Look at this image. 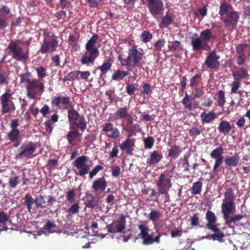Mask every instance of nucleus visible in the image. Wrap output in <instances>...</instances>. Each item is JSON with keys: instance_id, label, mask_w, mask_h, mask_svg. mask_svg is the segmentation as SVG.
Segmentation results:
<instances>
[{"instance_id": "bf43d9fd", "label": "nucleus", "mask_w": 250, "mask_h": 250, "mask_svg": "<svg viewBox=\"0 0 250 250\" xmlns=\"http://www.w3.org/2000/svg\"><path fill=\"white\" fill-rule=\"evenodd\" d=\"M154 140L152 137H148L144 141L145 148L150 149L154 146Z\"/></svg>"}, {"instance_id": "20e7f679", "label": "nucleus", "mask_w": 250, "mask_h": 250, "mask_svg": "<svg viewBox=\"0 0 250 250\" xmlns=\"http://www.w3.org/2000/svg\"><path fill=\"white\" fill-rule=\"evenodd\" d=\"M18 43H21V42L20 41H12L9 43L8 49L9 54L16 61L25 62L29 58L28 49L25 53H23L22 48Z\"/></svg>"}, {"instance_id": "338daca9", "label": "nucleus", "mask_w": 250, "mask_h": 250, "mask_svg": "<svg viewBox=\"0 0 250 250\" xmlns=\"http://www.w3.org/2000/svg\"><path fill=\"white\" fill-rule=\"evenodd\" d=\"M136 90V87L134 84H127L126 86V91L128 95L131 96L134 94L135 91Z\"/></svg>"}, {"instance_id": "603ef678", "label": "nucleus", "mask_w": 250, "mask_h": 250, "mask_svg": "<svg viewBox=\"0 0 250 250\" xmlns=\"http://www.w3.org/2000/svg\"><path fill=\"white\" fill-rule=\"evenodd\" d=\"M37 73V77H38V80H42L46 77V69L44 67L40 66L39 67H36L35 68Z\"/></svg>"}, {"instance_id": "4c0bfd02", "label": "nucleus", "mask_w": 250, "mask_h": 250, "mask_svg": "<svg viewBox=\"0 0 250 250\" xmlns=\"http://www.w3.org/2000/svg\"><path fill=\"white\" fill-rule=\"evenodd\" d=\"M248 76V70L244 67H241L233 74L234 80L240 81L246 78Z\"/></svg>"}, {"instance_id": "b1692460", "label": "nucleus", "mask_w": 250, "mask_h": 250, "mask_svg": "<svg viewBox=\"0 0 250 250\" xmlns=\"http://www.w3.org/2000/svg\"><path fill=\"white\" fill-rule=\"evenodd\" d=\"M206 228L214 232L213 234L210 235L211 239L214 241H218L220 242L222 241L223 238L225 237L224 232L218 228L217 225L206 227Z\"/></svg>"}, {"instance_id": "a878e982", "label": "nucleus", "mask_w": 250, "mask_h": 250, "mask_svg": "<svg viewBox=\"0 0 250 250\" xmlns=\"http://www.w3.org/2000/svg\"><path fill=\"white\" fill-rule=\"evenodd\" d=\"M135 146L134 139L127 137L125 141L119 145L120 148L122 150H126V153L128 154H131L133 151V147Z\"/></svg>"}, {"instance_id": "58836bf2", "label": "nucleus", "mask_w": 250, "mask_h": 250, "mask_svg": "<svg viewBox=\"0 0 250 250\" xmlns=\"http://www.w3.org/2000/svg\"><path fill=\"white\" fill-rule=\"evenodd\" d=\"M128 75L129 73L127 71L120 70H115L111 76V80L120 81Z\"/></svg>"}, {"instance_id": "473e14b6", "label": "nucleus", "mask_w": 250, "mask_h": 250, "mask_svg": "<svg viewBox=\"0 0 250 250\" xmlns=\"http://www.w3.org/2000/svg\"><path fill=\"white\" fill-rule=\"evenodd\" d=\"M217 129L219 130L220 133L226 135L230 131L231 126L229 122L223 121L220 122L219 126H218Z\"/></svg>"}, {"instance_id": "37998d69", "label": "nucleus", "mask_w": 250, "mask_h": 250, "mask_svg": "<svg viewBox=\"0 0 250 250\" xmlns=\"http://www.w3.org/2000/svg\"><path fill=\"white\" fill-rule=\"evenodd\" d=\"M201 80H202V76L201 74L195 75L190 79V84H189V86L191 88L198 87Z\"/></svg>"}, {"instance_id": "8fccbe9b", "label": "nucleus", "mask_w": 250, "mask_h": 250, "mask_svg": "<svg viewBox=\"0 0 250 250\" xmlns=\"http://www.w3.org/2000/svg\"><path fill=\"white\" fill-rule=\"evenodd\" d=\"M98 201L97 199H85L83 202V204L85 207L91 209H94L98 206Z\"/></svg>"}, {"instance_id": "774afa93", "label": "nucleus", "mask_w": 250, "mask_h": 250, "mask_svg": "<svg viewBox=\"0 0 250 250\" xmlns=\"http://www.w3.org/2000/svg\"><path fill=\"white\" fill-rule=\"evenodd\" d=\"M208 5H206L203 7V8H200L196 11V15L197 17L199 16L204 17L207 15V7Z\"/></svg>"}, {"instance_id": "2eb2a0df", "label": "nucleus", "mask_w": 250, "mask_h": 250, "mask_svg": "<svg viewBox=\"0 0 250 250\" xmlns=\"http://www.w3.org/2000/svg\"><path fill=\"white\" fill-rule=\"evenodd\" d=\"M53 106L57 107L63 110L74 108L68 96H58L51 100ZM68 109V110H69Z\"/></svg>"}, {"instance_id": "cd10ccee", "label": "nucleus", "mask_w": 250, "mask_h": 250, "mask_svg": "<svg viewBox=\"0 0 250 250\" xmlns=\"http://www.w3.org/2000/svg\"><path fill=\"white\" fill-rule=\"evenodd\" d=\"M107 187V183L104 177L97 178L94 181L92 185V188L96 191H104Z\"/></svg>"}, {"instance_id": "864d4df0", "label": "nucleus", "mask_w": 250, "mask_h": 250, "mask_svg": "<svg viewBox=\"0 0 250 250\" xmlns=\"http://www.w3.org/2000/svg\"><path fill=\"white\" fill-rule=\"evenodd\" d=\"M217 102L219 106H223L226 103L225 92L222 90H220L218 92Z\"/></svg>"}, {"instance_id": "dca6fc26", "label": "nucleus", "mask_w": 250, "mask_h": 250, "mask_svg": "<svg viewBox=\"0 0 250 250\" xmlns=\"http://www.w3.org/2000/svg\"><path fill=\"white\" fill-rule=\"evenodd\" d=\"M138 229L140 230V233L138 234L137 238H140L143 239V245H149L153 237L149 233L148 226L144 224H140L138 225Z\"/></svg>"}, {"instance_id": "c85d7f7f", "label": "nucleus", "mask_w": 250, "mask_h": 250, "mask_svg": "<svg viewBox=\"0 0 250 250\" xmlns=\"http://www.w3.org/2000/svg\"><path fill=\"white\" fill-rule=\"evenodd\" d=\"M174 16L171 13H167L163 16L162 21L159 23L160 28H167L169 24H171L174 20Z\"/></svg>"}, {"instance_id": "aec40b11", "label": "nucleus", "mask_w": 250, "mask_h": 250, "mask_svg": "<svg viewBox=\"0 0 250 250\" xmlns=\"http://www.w3.org/2000/svg\"><path fill=\"white\" fill-rule=\"evenodd\" d=\"M120 220L119 223L114 226L112 224L108 227V232L109 233H122L126 226L125 216L122 214L120 216Z\"/></svg>"}, {"instance_id": "4d7b16f0", "label": "nucleus", "mask_w": 250, "mask_h": 250, "mask_svg": "<svg viewBox=\"0 0 250 250\" xmlns=\"http://www.w3.org/2000/svg\"><path fill=\"white\" fill-rule=\"evenodd\" d=\"M34 203L35 205H36V207L37 208H45V206H43L42 205V204L45 203V201L43 199V197L42 195H40L39 197H38L36 199H35Z\"/></svg>"}, {"instance_id": "3c124183", "label": "nucleus", "mask_w": 250, "mask_h": 250, "mask_svg": "<svg viewBox=\"0 0 250 250\" xmlns=\"http://www.w3.org/2000/svg\"><path fill=\"white\" fill-rule=\"evenodd\" d=\"M166 41L164 39L161 38L157 40V41L154 43V49L155 51H159L161 50L162 47L165 46Z\"/></svg>"}, {"instance_id": "a18cd8bd", "label": "nucleus", "mask_w": 250, "mask_h": 250, "mask_svg": "<svg viewBox=\"0 0 250 250\" xmlns=\"http://www.w3.org/2000/svg\"><path fill=\"white\" fill-rule=\"evenodd\" d=\"M161 216L160 211L152 210L149 214L148 218L153 223H156Z\"/></svg>"}, {"instance_id": "9b49d317", "label": "nucleus", "mask_w": 250, "mask_h": 250, "mask_svg": "<svg viewBox=\"0 0 250 250\" xmlns=\"http://www.w3.org/2000/svg\"><path fill=\"white\" fill-rule=\"evenodd\" d=\"M88 160V157L85 155L78 157L73 162V166L77 169H80L75 174L80 176H83L86 174L88 173L89 170V166L86 164V162Z\"/></svg>"}, {"instance_id": "6e6d98bb", "label": "nucleus", "mask_w": 250, "mask_h": 250, "mask_svg": "<svg viewBox=\"0 0 250 250\" xmlns=\"http://www.w3.org/2000/svg\"><path fill=\"white\" fill-rule=\"evenodd\" d=\"M80 210V205L79 203H75L72 205L71 207L66 211L69 214H77Z\"/></svg>"}, {"instance_id": "e2e57ef3", "label": "nucleus", "mask_w": 250, "mask_h": 250, "mask_svg": "<svg viewBox=\"0 0 250 250\" xmlns=\"http://www.w3.org/2000/svg\"><path fill=\"white\" fill-rule=\"evenodd\" d=\"M249 46L248 43H240L236 47V52L239 55L244 54V52L246 48Z\"/></svg>"}, {"instance_id": "0e129e2a", "label": "nucleus", "mask_w": 250, "mask_h": 250, "mask_svg": "<svg viewBox=\"0 0 250 250\" xmlns=\"http://www.w3.org/2000/svg\"><path fill=\"white\" fill-rule=\"evenodd\" d=\"M182 167L184 171H189V162H188V156H185L183 158V159L182 161Z\"/></svg>"}, {"instance_id": "4468645a", "label": "nucleus", "mask_w": 250, "mask_h": 250, "mask_svg": "<svg viewBox=\"0 0 250 250\" xmlns=\"http://www.w3.org/2000/svg\"><path fill=\"white\" fill-rule=\"evenodd\" d=\"M235 208H231L226 209H222L223 218L225 221L226 225L230 227V225L232 223H236L240 221L245 215L236 214L232 217L229 216V215L234 211Z\"/></svg>"}, {"instance_id": "6e6552de", "label": "nucleus", "mask_w": 250, "mask_h": 250, "mask_svg": "<svg viewBox=\"0 0 250 250\" xmlns=\"http://www.w3.org/2000/svg\"><path fill=\"white\" fill-rule=\"evenodd\" d=\"M44 88V84L40 80L32 79V82L26 86L27 96L29 99H37L38 94L43 92Z\"/></svg>"}, {"instance_id": "7ed1b4c3", "label": "nucleus", "mask_w": 250, "mask_h": 250, "mask_svg": "<svg viewBox=\"0 0 250 250\" xmlns=\"http://www.w3.org/2000/svg\"><path fill=\"white\" fill-rule=\"evenodd\" d=\"M99 39V36L97 34H94L87 41L85 44L86 51L80 60L81 64L88 66L90 63L93 64L95 60L99 56V51L95 46Z\"/></svg>"}, {"instance_id": "39448f33", "label": "nucleus", "mask_w": 250, "mask_h": 250, "mask_svg": "<svg viewBox=\"0 0 250 250\" xmlns=\"http://www.w3.org/2000/svg\"><path fill=\"white\" fill-rule=\"evenodd\" d=\"M58 44L57 37L52 33H49L47 34V37L44 38L39 52L42 54L52 53L57 50Z\"/></svg>"}, {"instance_id": "680f3d73", "label": "nucleus", "mask_w": 250, "mask_h": 250, "mask_svg": "<svg viewBox=\"0 0 250 250\" xmlns=\"http://www.w3.org/2000/svg\"><path fill=\"white\" fill-rule=\"evenodd\" d=\"M18 183V177H12L9 179V187L11 188H15Z\"/></svg>"}, {"instance_id": "5fc2aeb1", "label": "nucleus", "mask_w": 250, "mask_h": 250, "mask_svg": "<svg viewBox=\"0 0 250 250\" xmlns=\"http://www.w3.org/2000/svg\"><path fill=\"white\" fill-rule=\"evenodd\" d=\"M78 79V73L76 71H72L63 78V81H73Z\"/></svg>"}, {"instance_id": "ea45409f", "label": "nucleus", "mask_w": 250, "mask_h": 250, "mask_svg": "<svg viewBox=\"0 0 250 250\" xmlns=\"http://www.w3.org/2000/svg\"><path fill=\"white\" fill-rule=\"evenodd\" d=\"M9 82V72L0 68V85H6Z\"/></svg>"}, {"instance_id": "e433bc0d", "label": "nucleus", "mask_w": 250, "mask_h": 250, "mask_svg": "<svg viewBox=\"0 0 250 250\" xmlns=\"http://www.w3.org/2000/svg\"><path fill=\"white\" fill-rule=\"evenodd\" d=\"M9 218V215L6 214L4 211H0V232L3 230H7L6 224Z\"/></svg>"}, {"instance_id": "1a4fd4ad", "label": "nucleus", "mask_w": 250, "mask_h": 250, "mask_svg": "<svg viewBox=\"0 0 250 250\" xmlns=\"http://www.w3.org/2000/svg\"><path fill=\"white\" fill-rule=\"evenodd\" d=\"M143 4L147 6L149 13L154 18L160 15L164 9V4L162 0H142Z\"/></svg>"}, {"instance_id": "393cba45", "label": "nucleus", "mask_w": 250, "mask_h": 250, "mask_svg": "<svg viewBox=\"0 0 250 250\" xmlns=\"http://www.w3.org/2000/svg\"><path fill=\"white\" fill-rule=\"evenodd\" d=\"M128 111L129 107L128 106L118 108L113 114L114 120L117 121L129 118L131 116V115L128 113Z\"/></svg>"}, {"instance_id": "7c9ffc66", "label": "nucleus", "mask_w": 250, "mask_h": 250, "mask_svg": "<svg viewBox=\"0 0 250 250\" xmlns=\"http://www.w3.org/2000/svg\"><path fill=\"white\" fill-rule=\"evenodd\" d=\"M168 157L175 159L181 154L182 152V149L178 145H173L170 148L168 149Z\"/></svg>"}, {"instance_id": "5701e85b", "label": "nucleus", "mask_w": 250, "mask_h": 250, "mask_svg": "<svg viewBox=\"0 0 250 250\" xmlns=\"http://www.w3.org/2000/svg\"><path fill=\"white\" fill-rule=\"evenodd\" d=\"M182 104L184 107L189 110H193L199 107V102L195 100L194 99H193L191 96H188L186 92H185V96L183 99Z\"/></svg>"}, {"instance_id": "052dcab7", "label": "nucleus", "mask_w": 250, "mask_h": 250, "mask_svg": "<svg viewBox=\"0 0 250 250\" xmlns=\"http://www.w3.org/2000/svg\"><path fill=\"white\" fill-rule=\"evenodd\" d=\"M75 197V193L74 189H69L66 192V199L68 202H74Z\"/></svg>"}, {"instance_id": "f3484780", "label": "nucleus", "mask_w": 250, "mask_h": 250, "mask_svg": "<svg viewBox=\"0 0 250 250\" xmlns=\"http://www.w3.org/2000/svg\"><path fill=\"white\" fill-rule=\"evenodd\" d=\"M223 148L222 147H216L210 152V156L214 159V164L213 167V171H216L223 162Z\"/></svg>"}, {"instance_id": "72a5a7b5", "label": "nucleus", "mask_w": 250, "mask_h": 250, "mask_svg": "<svg viewBox=\"0 0 250 250\" xmlns=\"http://www.w3.org/2000/svg\"><path fill=\"white\" fill-rule=\"evenodd\" d=\"M240 157L236 153L232 157H227L225 159V165L228 167H236L239 163Z\"/></svg>"}, {"instance_id": "de8ad7c7", "label": "nucleus", "mask_w": 250, "mask_h": 250, "mask_svg": "<svg viewBox=\"0 0 250 250\" xmlns=\"http://www.w3.org/2000/svg\"><path fill=\"white\" fill-rule=\"evenodd\" d=\"M32 77L31 73L27 72L25 73H23L20 76V84H22L23 83H26V84H28L32 82V79H31Z\"/></svg>"}, {"instance_id": "4be33fe9", "label": "nucleus", "mask_w": 250, "mask_h": 250, "mask_svg": "<svg viewBox=\"0 0 250 250\" xmlns=\"http://www.w3.org/2000/svg\"><path fill=\"white\" fill-rule=\"evenodd\" d=\"M208 43V42L202 40V39L197 38L191 41V45L193 51H199L202 50L208 51L211 48Z\"/></svg>"}, {"instance_id": "49530a36", "label": "nucleus", "mask_w": 250, "mask_h": 250, "mask_svg": "<svg viewBox=\"0 0 250 250\" xmlns=\"http://www.w3.org/2000/svg\"><path fill=\"white\" fill-rule=\"evenodd\" d=\"M182 46L179 41H171L168 42V48L169 51L174 52L178 49H181Z\"/></svg>"}, {"instance_id": "6ab92c4d", "label": "nucleus", "mask_w": 250, "mask_h": 250, "mask_svg": "<svg viewBox=\"0 0 250 250\" xmlns=\"http://www.w3.org/2000/svg\"><path fill=\"white\" fill-rule=\"evenodd\" d=\"M102 131L109 138L118 139L120 136V131L118 128L114 127L111 123H106L103 126Z\"/></svg>"}, {"instance_id": "c9c22d12", "label": "nucleus", "mask_w": 250, "mask_h": 250, "mask_svg": "<svg viewBox=\"0 0 250 250\" xmlns=\"http://www.w3.org/2000/svg\"><path fill=\"white\" fill-rule=\"evenodd\" d=\"M206 219L207 220L208 223L206 224V227L211 226L217 225V217L215 215L213 211L208 210L206 213Z\"/></svg>"}, {"instance_id": "2f4dec72", "label": "nucleus", "mask_w": 250, "mask_h": 250, "mask_svg": "<svg viewBox=\"0 0 250 250\" xmlns=\"http://www.w3.org/2000/svg\"><path fill=\"white\" fill-rule=\"evenodd\" d=\"M202 122L203 124L209 123L217 118V115L214 112H210L208 113L203 112L200 114Z\"/></svg>"}, {"instance_id": "c03bdc74", "label": "nucleus", "mask_w": 250, "mask_h": 250, "mask_svg": "<svg viewBox=\"0 0 250 250\" xmlns=\"http://www.w3.org/2000/svg\"><path fill=\"white\" fill-rule=\"evenodd\" d=\"M202 183L199 181L194 183L191 188L192 194L197 195L200 194L202 190Z\"/></svg>"}, {"instance_id": "a211bd4d", "label": "nucleus", "mask_w": 250, "mask_h": 250, "mask_svg": "<svg viewBox=\"0 0 250 250\" xmlns=\"http://www.w3.org/2000/svg\"><path fill=\"white\" fill-rule=\"evenodd\" d=\"M123 129L128 133V138H131L136 135V132H140L141 130L140 125L134 124L133 117L132 116L126 118L125 126H123Z\"/></svg>"}, {"instance_id": "a19ab883", "label": "nucleus", "mask_w": 250, "mask_h": 250, "mask_svg": "<svg viewBox=\"0 0 250 250\" xmlns=\"http://www.w3.org/2000/svg\"><path fill=\"white\" fill-rule=\"evenodd\" d=\"M23 200H24L23 205L26 206L28 211H30L32 209V205L34 204L35 200L29 193L25 194Z\"/></svg>"}, {"instance_id": "13d9d810", "label": "nucleus", "mask_w": 250, "mask_h": 250, "mask_svg": "<svg viewBox=\"0 0 250 250\" xmlns=\"http://www.w3.org/2000/svg\"><path fill=\"white\" fill-rule=\"evenodd\" d=\"M104 168L103 166L101 165H97L91 171V172H89V178L90 179H92L94 176L97 175L98 172H99V171L103 170Z\"/></svg>"}, {"instance_id": "09e8293b", "label": "nucleus", "mask_w": 250, "mask_h": 250, "mask_svg": "<svg viewBox=\"0 0 250 250\" xmlns=\"http://www.w3.org/2000/svg\"><path fill=\"white\" fill-rule=\"evenodd\" d=\"M152 38V35L147 30L144 31L140 36L141 41L144 43L149 42Z\"/></svg>"}, {"instance_id": "412c9836", "label": "nucleus", "mask_w": 250, "mask_h": 250, "mask_svg": "<svg viewBox=\"0 0 250 250\" xmlns=\"http://www.w3.org/2000/svg\"><path fill=\"white\" fill-rule=\"evenodd\" d=\"M219 56H217L215 51H211L206 58L205 64L208 68L210 69L217 68L219 66Z\"/></svg>"}, {"instance_id": "ddd939ff", "label": "nucleus", "mask_w": 250, "mask_h": 250, "mask_svg": "<svg viewBox=\"0 0 250 250\" xmlns=\"http://www.w3.org/2000/svg\"><path fill=\"white\" fill-rule=\"evenodd\" d=\"M225 188L226 190L224 193L225 198L223 199L221 209H224L231 208H235L233 189L231 188H228L227 186H225Z\"/></svg>"}, {"instance_id": "f8f14e48", "label": "nucleus", "mask_w": 250, "mask_h": 250, "mask_svg": "<svg viewBox=\"0 0 250 250\" xmlns=\"http://www.w3.org/2000/svg\"><path fill=\"white\" fill-rule=\"evenodd\" d=\"M155 183H156L157 190L159 192L169 190L172 186L171 178L166 175L165 172L160 174Z\"/></svg>"}, {"instance_id": "9d476101", "label": "nucleus", "mask_w": 250, "mask_h": 250, "mask_svg": "<svg viewBox=\"0 0 250 250\" xmlns=\"http://www.w3.org/2000/svg\"><path fill=\"white\" fill-rule=\"evenodd\" d=\"M143 53L138 51L136 46H133L128 51L127 60L123 61L124 65L136 66L139 63L142 59Z\"/></svg>"}, {"instance_id": "c756f323", "label": "nucleus", "mask_w": 250, "mask_h": 250, "mask_svg": "<svg viewBox=\"0 0 250 250\" xmlns=\"http://www.w3.org/2000/svg\"><path fill=\"white\" fill-rule=\"evenodd\" d=\"M199 38L200 39H202V40L205 42H208L211 41H214L216 38V36L212 33L211 29H206L200 32V37Z\"/></svg>"}, {"instance_id": "f03ea898", "label": "nucleus", "mask_w": 250, "mask_h": 250, "mask_svg": "<svg viewBox=\"0 0 250 250\" xmlns=\"http://www.w3.org/2000/svg\"><path fill=\"white\" fill-rule=\"evenodd\" d=\"M219 14L221 20L224 23L226 28H234L237 24L240 15L237 11L234 10L233 6L226 1L221 2Z\"/></svg>"}, {"instance_id": "423d86ee", "label": "nucleus", "mask_w": 250, "mask_h": 250, "mask_svg": "<svg viewBox=\"0 0 250 250\" xmlns=\"http://www.w3.org/2000/svg\"><path fill=\"white\" fill-rule=\"evenodd\" d=\"M20 149L21 152L15 155V159H31L34 157V153L37 149V145L32 142L26 141L21 146Z\"/></svg>"}, {"instance_id": "69168bd1", "label": "nucleus", "mask_w": 250, "mask_h": 250, "mask_svg": "<svg viewBox=\"0 0 250 250\" xmlns=\"http://www.w3.org/2000/svg\"><path fill=\"white\" fill-rule=\"evenodd\" d=\"M240 81L238 80H234L233 83L231 84V93H236L237 90L239 88L240 86Z\"/></svg>"}, {"instance_id": "f257e3e1", "label": "nucleus", "mask_w": 250, "mask_h": 250, "mask_svg": "<svg viewBox=\"0 0 250 250\" xmlns=\"http://www.w3.org/2000/svg\"><path fill=\"white\" fill-rule=\"evenodd\" d=\"M68 119L69 128L72 130L68 132L66 139L68 143L72 145L75 140L82 135L78 129L83 131L86 128L87 121L85 117L83 114L78 113L73 107L68 110Z\"/></svg>"}, {"instance_id": "0eeeda50", "label": "nucleus", "mask_w": 250, "mask_h": 250, "mask_svg": "<svg viewBox=\"0 0 250 250\" xmlns=\"http://www.w3.org/2000/svg\"><path fill=\"white\" fill-rule=\"evenodd\" d=\"M12 96L9 90L5 91L0 96V112L2 115L10 113L16 109L14 103L12 101Z\"/></svg>"}, {"instance_id": "bb28decb", "label": "nucleus", "mask_w": 250, "mask_h": 250, "mask_svg": "<svg viewBox=\"0 0 250 250\" xmlns=\"http://www.w3.org/2000/svg\"><path fill=\"white\" fill-rule=\"evenodd\" d=\"M163 158V154L157 151H154L150 153L147 159H146V164L150 166L158 163Z\"/></svg>"}, {"instance_id": "f704fd0d", "label": "nucleus", "mask_w": 250, "mask_h": 250, "mask_svg": "<svg viewBox=\"0 0 250 250\" xmlns=\"http://www.w3.org/2000/svg\"><path fill=\"white\" fill-rule=\"evenodd\" d=\"M112 62L111 59H109L106 60V62L103 63V65L98 67V69L100 70V77H102L104 75H105L108 71L111 70Z\"/></svg>"}, {"instance_id": "79ce46f5", "label": "nucleus", "mask_w": 250, "mask_h": 250, "mask_svg": "<svg viewBox=\"0 0 250 250\" xmlns=\"http://www.w3.org/2000/svg\"><path fill=\"white\" fill-rule=\"evenodd\" d=\"M7 136L10 142L16 141L20 137V131L19 129H11L7 134Z\"/></svg>"}]
</instances>
